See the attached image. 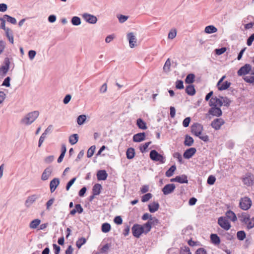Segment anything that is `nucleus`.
I'll return each instance as SVG.
<instances>
[{
  "label": "nucleus",
  "mask_w": 254,
  "mask_h": 254,
  "mask_svg": "<svg viewBox=\"0 0 254 254\" xmlns=\"http://www.w3.org/2000/svg\"><path fill=\"white\" fill-rule=\"evenodd\" d=\"M131 232L134 237L139 238L142 234L146 235L149 232L146 223L141 225L135 223L131 228Z\"/></svg>",
  "instance_id": "1"
},
{
  "label": "nucleus",
  "mask_w": 254,
  "mask_h": 254,
  "mask_svg": "<svg viewBox=\"0 0 254 254\" xmlns=\"http://www.w3.org/2000/svg\"><path fill=\"white\" fill-rule=\"evenodd\" d=\"M39 115V113L37 111L29 113L21 120V123L26 125H29L35 121Z\"/></svg>",
  "instance_id": "2"
},
{
  "label": "nucleus",
  "mask_w": 254,
  "mask_h": 254,
  "mask_svg": "<svg viewBox=\"0 0 254 254\" xmlns=\"http://www.w3.org/2000/svg\"><path fill=\"white\" fill-rule=\"evenodd\" d=\"M149 157L150 159L154 162H159L163 164L166 161V157L163 155L159 153L156 150H151L150 151Z\"/></svg>",
  "instance_id": "3"
},
{
  "label": "nucleus",
  "mask_w": 254,
  "mask_h": 254,
  "mask_svg": "<svg viewBox=\"0 0 254 254\" xmlns=\"http://www.w3.org/2000/svg\"><path fill=\"white\" fill-rule=\"evenodd\" d=\"M252 205V201L251 198L247 196L241 198L240 200L239 206L244 210H248L251 207Z\"/></svg>",
  "instance_id": "4"
},
{
  "label": "nucleus",
  "mask_w": 254,
  "mask_h": 254,
  "mask_svg": "<svg viewBox=\"0 0 254 254\" xmlns=\"http://www.w3.org/2000/svg\"><path fill=\"white\" fill-rule=\"evenodd\" d=\"M203 130V126L198 123H193L191 126V132L195 136L198 137L202 134Z\"/></svg>",
  "instance_id": "5"
},
{
  "label": "nucleus",
  "mask_w": 254,
  "mask_h": 254,
  "mask_svg": "<svg viewBox=\"0 0 254 254\" xmlns=\"http://www.w3.org/2000/svg\"><path fill=\"white\" fill-rule=\"evenodd\" d=\"M218 224L225 231L229 230L231 227L230 222L224 216H221L218 218Z\"/></svg>",
  "instance_id": "6"
},
{
  "label": "nucleus",
  "mask_w": 254,
  "mask_h": 254,
  "mask_svg": "<svg viewBox=\"0 0 254 254\" xmlns=\"http://www.w3.org/2000/svg\"><path fill=\"white\" fill-rule=\"evenodd\" d=\"M252 66L250 64H246L241 66L237 71L239 76H241L249 74L252 71Z\"/></svg>",
  "instance_id": "7"
},
{
  "label": "nucleus",
  "mask_w": 254,
  "mask_h": 254,
  "mask_svg": "<svg viewBox=\"0 0 254 254\" xmlns=\"http://www.w3.org/2000/svg\"><path fill=\"white\" fill-rule=\"evenodd\" d=\"M40 197V194H33L28 196L25 201V206L26 208H30L32 204L34 203Z\"/></svg>",
  "instance_id": "8"
},
{
  "label": "nucleus",
  "mask_w": 254,
  "mask_h": 254,
  "mask_svg": "<svg viewBox=\"0 0 254 254\" xmlns=\"http://www.w3.org/2000/svg\"><path fill=\"white\" fill-rule=\"evenodd\" d=\"M244 184L247 186H252L254 183V175L251 173L246 174L245 177L242 179Z\"/></svg>",
  "instance_id": "9"
},
{
  "label": "nucleus",
  "mask_w": 254,
  "mask_h": 254,
  "mask_svg": "<svg viewBox=\"0 0 254 254\" xmlns=\"http://www.w3.org/2000/svg\"><path fill=\"white\" fill-rule=\"evenodd\" d=\"M225 124L224 120L222 118H216L212 121L211 126L215 130L220 129L221 126Z\"/></svg>",
  "instance_id": "10"
},
{
  "label": "nucleus",
  "mask_w": 254,
  "mask_h": 254,
  "mask_svg": "<svg viewBox=\"0 0 254 254\" xmlns=\"http://www.w3.org/2000/svg\"><path fill=\"white\" fill-rule=\"evenodd\" d=\"M176 186L174 184H168L162 189V191L164 195H167L173 192Z\"/></svg>",
  "instance_id": "11"
},
{
  "label": "nucleus",
  "mask_w": 254,
  "mask_h": 254,
  "mask_svg": "<svg viewBox=\"0 0 254 254\" xmlns=\"http://www.w3.org/2000/svg\"><path fill=\"white\" fill-rule=\"evenodd\" d=\"M208 113L213 116H216L217 117H221L223 112L220 107H211L209 109Z\"/></svg>",
  "instance_id": "12"
},
{
  "label": "nucleus",
  "mask_w": 254,
  "mask_h": 254,
  "mask_svg": "<svg viewBox=\"0 0 254 254\" xmlns=\"http://www.w3.org/2000/svg\"><path fill=\"white\" fill-rule=\"evenodd\" d=\"M196 149L195 147H190L187 149L183 153V157L186 159H189L196 153Z\"/></svg>",
  "instance_id": "13"
},
{
  "label": "nucleus",
  "mask_w": 254,
  "mask_h": 254,
  "mask_svg": "<svg viewBox=\"0 0 254 254\" xmlns=\"http://www.w3.org/2000/svg\"><path fill=\"white\" fill-rule=\"evenodd\" d=\"M209 105L210 107H217V106H218V107L220 108L223 106L222 100L217 97H212L209 101Z\"/></svg>",
  "instance_id": "14"
},
{
  "label": "nucleus",
  "mask_w": 254,
  "mask_h": 254,
  "mask_svg": "<svg viewBox=\"0 0 254 254\" xmlns=\"http://www.w3.org/2000/svg\"><path fill=\"white\" fill-rule=\"evenodd\" d=\"M146 133L145 132H139L133 135L132 140L134 142H140L145 139Z\"/></svg>",
  "instance_id": "15"
},
{
  "label": "nucleus",
  "mask_w": 254,
  "mask_h": 254,
  "mask_svg": "<svg viewBox=\"0 0 254 254\" xmlns=\"http://www.w3.org/2000/svg\"><path fill=\"white\" fill-rule=\"evenodd\" d=\"M127 39L128 40L129 47L131 48H134L136 45L137 39L133 32H130L127 34Z\"/></svg>",
  "instance_id": "16"
},
{
  "label": "nucleus",
  "mask_w": 254,
  "mask_h": 254,
  "mask_svg": "<svg viewBox=\"0 0 254 254\" xmlns=\"http://www.w3.org/2000/svg\"><path fill=\"white\" fill-rule=\"evenodd\" d=\"M4 65L0 68V74L3 75L6 74L9 68L10 61L8 58L4 59Z\"/></svg>",
  "instance_id": "17"
},
{
  "label": "nucleus",
  "mask_w": 254,
  "mask_h": 254,
  "mask_svg": "<svg viewBox=\"0 0 254 254\" xmlns=\"http://www.w3.org/2000/svg\"><path fill=\"white\" fill-rule=\"evenodd\" d=\"M83 17L86 22L91 24H95L97 21V18L95 16L88 13H84L83 15Z\"/></svg>",
  "instance_id": "18"
},
{
  "label": "nucleus",
  "mask_w": 254,
  "mask_h": 254,
  "mask_svg": "<svg viewBox=\"0 0 254 254\" xmlns=\"http://www.w3.org/2000/svg\"><path fill=\"white\" fill-rule=\"evenodd\" d=\"M52 171L53 169L51 167L46 168L42 174L41 180L43 181L47 180L51 176Z\"/></svg>",
  "instance_id": "19"
},
{
  "label": "nucleus",
  "mask_w": 254,
  "mask_h": 254,
  "mask_svg": "<svg viewBox=\"0 0 254 254\" xmlns=\"http://www.w3.org/2000/svg\"><path fill=\"white\" fill-rule=\"evenodd\" d=\"M159 223V220L155 217H153L151 221H147L146 222L149 232L151 231L152 227L158 225Z\"/></svg>",
  "instance_id": "20"
},
{
  "label": "nucleus",
  "mask_w": 254,
  "mask_h": 254,
  "mask_svg": "<svg viewBox=\"0 0 254 254\" xmlns=\"http://www.w3.org/2000/svg\"><path fill=\"white\" fill-rule=\"evenodd\" d=\"M60 184V180L59 178H55L53 179L50 183V189L52 193L54 192L57 187Z\"/></svg>",
  "instance_id": "21"
},
{
  "label": "nucleus",
  "mask_w": 254,
  "mask_h": 254,
  "mask_svg": "<svg viewBox=\"0 0 254 254\" xmlns=\"http://www.w3.org/2000/svg\"><path fill=\"white\" fill-rule=\"evenodd\" d=\"M160 207L159 203L153 201L148 205V209L150 213H154L158 210Z\"/></svg>",
  "instance_id": "22"
},
{
  "label": "nucleus",
  "mask_w": 254,
  "mask_h": 254,
  "mask_svg": "<svg viewBox=\"0 0 254 254\" xmlns=\"http://www.w3.org/2000/svg\"><path fill=\"white\" fill-rule=\"evenodd\" d=\"M186 93L189 96H193L196 93V90L193 84H189L186 87Z\"/></svg>",
  "instance_id": "23"
},
{
  "label": "nucleus",
  "mask_w": 254,
  "mask_h": 254,
  "mask_svg": "<svg viewBox=\"0 0 254 254\" xmlns=\"http://www.w3.org/2000/svg\"><path fill=\"white\" fill-rule=\"evenodd\" d=\"M238 216L240 221L244 224H246L247 221L250 220V214L246 212H242L241 214H238Z\"/></svg>",
  "instance_id": "24"
},
{
  "label": "nucleus",
  "mask_w": 254,
  "mask_h": 254,
  "mask_svg": "<svg viewBox=\"0 0 254 254\" xmlns=\"http://www.w3.org/2000/svg\"><path fill=\"white\" fill-rule=\"evenodd\" d=\"M211 243L215 245L220 244L221 240L220 237L216 234H211L210 236Z\"/></svg>",
  "instance_id": "25"
},
{
  "label": "nucleus",
  "mask_w": 254,
  "mask_h": 254,
  "mask_svg": "<svg viewBox=\"0 0 254 254\" xmlns=\"http://www.w3.org/2000/svg\"><path fill=\"white\" fill-rule=\"evenodd\" d=\"M108 177V174L105 170H101L97 173V178L99 181L106 180Z\"/></svg>",
  "instance_id": "26"
},
{
  "label": "nucleus",
  "mask_w": 254,
  "mask_h": 254,
  "mask_svg": "<svg viewBox=\"0 0 254 254\" xmlns=\"http://www.w3.org/2000/svg\"><path fill=\"white\" fill-rule=\"evenodd\" d=\"M194 143L193 138L189 134H186L184 144L186 146H191Z\"/></svg>",
  "instance_id": "27"
},
{
  "label": "nucleus",
  "mask_w": 254,
  "mask_h": 254,
  "mask_svg": "<svg viewBox=\"0 0 254 254\" xmlns=\"http://www.w3.org/2000/svg\"><path fill=\"white\" fill-rule=\"evenodd\" d=\"M231 85V83L228 81H225L221 83L219 86H216L218 90L223 91L228 89Z\"/></svg>",
  "instance_id": "28"
},
{
  "label": "nucleus",
  "mask_w": 254,
  "mask_h": 254,
  "mask_svg": "<svg viewBox=\"0 0 254 254\" xmlns=\"http://www.w3.org/2000/svg\"><path fill=\"white\" fill-rule=\"evenodd\" d=\"M136 125L137 127L141 129L145 130L147 128L146 122L141 118L137 119Z\"/></svg>",
  "instance_id": "29"
},
{
  "label": "nucleus",
  "mask_w": 254,
  "mask_h": 254,
  "mask_svg": "<svg viewBox=\"0 0 254 254\" xmlns=\"http://www.w3.org/2000/svg\"><path fill=\"white\" fill-rule=\"evenodd\" d=\"M135 155V149L133 147H129L126 151V156L127 159L130 160L133 159Z\"/></svg>",
  "instance_id": "30"
},
{
  "label": "nucleus",
  "mask_w": 254,
  "mask_h": 254,
  "mask_svg": "<svg viewBox=\"0 0 254 254\" xmlns=\"http://www.w3.org/2000/svg\"><path fill=\"white\" fill-rule=\"evenodd\" d=\"M226 217L231 220L232 222H235L237 220V217L236 214L232 210H227L226 212Z\"/></svg>",
  "instance_id": "31"
},
{
  "label": "nucleus",
  "mask_w": 254,
  "mask_h": 254,
  "mask_svg": "<svg viewBox=\"0 0 254 254\" xmlns=\"http://www.w3.org/2000/svg\"><path fill=\"white\" fill-rule=\"evenodd\" d=\"M195 77L194 74L192 73H189L187 75L185 82L187 84H192L195 81Z\"/></svg>",
  "instance_id": "32"
},
{
  "label": "nucleus",
  "mask_w": 254,
  "mask_h": 254,
  "mask_svg": "<svg viewBox=\"0 0 254 254\" xmlns=\"http://www.w3.org/2000/svg\"><path fill=\"white\" fill-rule=\"evenodd\" d=\"M177 183L180 184H188V176L185 174H183L182 175L177 176Z\"/></svg>",
  "instance_id": "33"
},
{
  "label": "nucleus",
  "mask_w": 254,
  "mask_h": 254,
  "mask_svg": "<svg viewBox=\"0 0 254 254\" xmlns=\"http://www.w3.org/2000/svg\"><path fill=\"white\" fill-rule=\"evenodd\" d=\"M176 166L174 164L172 165L166 172L165 175L167 177H172L176 170Z\"/></svg>",
  "instance_id": "34"
},
{
  "label": "nucleus",
  "mask_w": 254,
  "mask_h": 254,
  "mask_svg": "<svg viewBox=\"0 0 254 254\" xmlns=\"http://www.w3.org/2000/svg\"><path fill=\"white\" fill-rule=\"evenodd\" d=\"M4 31L5 32L6 36L7 37V38L8 39L9 41L11 44H13V32H12V30L10 29L7 28L6 29H5L4 30Z\"/></svg>",
  "instance_id": "35"
},
{
  "label": "nucleus",
  "mask_w": 254,
  "mask_h": 254,
  "mask_svg": "<svg viewBox=\"0 0 254 254\" xmlns=\"http://www.w3.org/2000/svg\"><path fill=\"white\" fill-rule=\"evenodd\" d=\"M217 31V29L213 25H208L205 27L204 32L207 34H212Z\"/></svg>",
  "instance_id": "36"
},
{
  "label": "nucleus",
  "mask_w": 254,
  "mask_h": 254,
  "mask_svg": "<svg viewBox=\"0 0 254 254\" xmlns=\"http://www.w3.org/2000/svg\"><path fill=\"white\" fill-rule=\"evenodd\" d=\"M111 246V244L110 243H108L105 244L102 248L100 250V254H106L110 250V248Z\"/></svg>",
  "instance_id": "37"
},
{
  "label": "nucleus",
  "mask_w": 254,
  "mask_h": 254,
  "mask_svg": "<svg viewBox=\"0 0 254 254\" xmlns=\"http://www.w3.org/2000/svg\"><path fill=\"white\" fill-rule=\"evenodd\" d=\"M78 138L77 134H73L69 137V142L71 145H74L77 142Z\"/></svg>",
  "instance_id": "38"
},
{
  "label": "nucleus",
  "mask_w": 254,
  "mask_h": 254,
  "mask_svg": "<svg viewBox=\"0 0 254 254\" xmlns=\"http://www.w3.org/2000/svg\"><path fill=\"white\" fill-rule=\"evenodd\" d=\"M236 235L237 238L239 241H243L246 238V233L244 230L238 231Z\"/></svg>",
  "instance_id": "39"
},
{
  "label": "nucleus",
  "mask_w": 254,
  "mask_h": 254,
  "mask_svg": "<svg viewBox=\"0 0 254 254\" xmlns=\"http://www.w3.org/2000/svg\"><path fill=\"white\" fill-rule=\"evenodd\" d=\"M102 186L100 184H96L93 187L92 192L94 195H98L101 192Z\"/></svg>",
  "instance_id": "40"
},
{
  "label": "nucleus",
  "mask_w": 254,
  "mask_h": 254,
  "mask_svg": "<svg viewBox=\"0 0 254 254\" xmlns=\"http://www.w3.org/2000/svg\"><path fill=\"white\" fill-rule=\"evenodd\" d=\"M41 220L39 219H36L32 220L29 225V227L31 229H36L38 226L40 224Z\"/></svg>",
  "instance_id": "41"
},
{
  "label": "nucleus",
  "mask_w": 254,
  "mask_h": 254,
  "mask_svg": "<svg viewBox=\"0 0 254 254\" xmlns=\"http://www.w3.org/2000/svg\"><path fill=\"white\" fill-rule=\"evenodd\" d=\"M3 18L5 19V21H7V22L13 24H15L16 23V20L15 18L12 17L8 15L5 14L3 15Z\"/></svg>",
  "instance_id": "42"
},
{
  "label": "nucleus",
  "mask_w": 254,
  "mask_h": 254,
  "mask_svg": "<svg viewBox=\"0 0 254 254\" xmlns=\"http://www.w3.org/2000/svg\"><path fill=\"white\" fill-rule=\"evenodd\" d=\"M151 143V141L145 142V143L141 144L139 146V150L142 153L146 152L147 151V148L149 145Z\"/></svg>",
  "instance_id": "43"
},
{
  "label": "nucleus",
  "mask_w": 254,
  "mask_h": 254,
  "mask_svg": "<svg viewBox=\"0 0 254 254\" xmlns=\"http://www.w3.org/2000/svg\"><path fill=\"white\" fill-rule=\"evenodd\" d=\"M130 232V225L127 223H124V229L123 231L122 234L125 236H127Z\"/></svg>",
  "instance_id": "44"
},
{
  "label": "nucleus",
  "mask_w": 254,
  "mask_h": 254,
  "mask_svg": "<svg viewBox=\"0 0 254 254\" xmlns=\"http://www.w3.org/2000/svg\"><path fill=\"white\" fill-rule=\"evenodd\" d=\"M71 22L74 26H78L81 24V19L78 16H73L71 20Z\"/></svg>",
  "instance_id": "45"
},
{
  "label": "nucleus",
  "mask_w": 254,
  "mask_h": 254,
  "mask_svg": "<svg viewBox=\"0 0 254 254\" xmlns=\"http://www.w3.org/2000/svg\"><path fill=\"white\" fill-rule=\"evenodd\" d=\"M153 195L151 193H147L143 195L141 197V200L142 202H146L151 199Z\"/></svg>",
  "instance_id": "46"
},
{
  "label": "nucleus",
  "mask_w": 254,
  "mask_h": 254,
  "mask_svg": "<svg viewBox=\"0 0 254 254\" xmlns=\"http://www.w3.org/2000/svg\"><path fill=\"white\" fill-rule=\"evenodd\" d=\"M170 66H171V62H170V60L169 58H168L164 65V66H163V70L165 72H168L169 71H170Z\"/></svg>",
  "instance_id": "47"
},
{
  "label": "nucleus",
  "mask_w": 254,
  "mask_h": 254,
  "mask_svg": "<svg viewBox=\"0 0 254 254\" xmlns=\"http://www.w3.org/2000/svg\"><path fill=\"white\" fill-rule=\"evenodd\" d=\"M175 87L177 89H183L184 88L183 81L181 79L177 80L175 82Z\"/></svg>",
  "instance_id": "48"
},
{
  "label": "nucleus",
  "mask_w": 254,
  "mask_h": 254,
  "mask_svg": "<svg viewBox=\"0 0 254 254\" xmlns=\"http://www.w3.org/2000/svg\"><path fill=\"white\" fill-rule=\"evenodd\" d=\"M117 16L119 19V22L121 23H123L125 22L129 18L128 16L125 15H123V14H118Z\"/></svg>",
  "instance_id": "49"
},
{
  "label": "nucleus",
  "mask_w": 254,
  "mask_h": 254,
  "mask_svg": "<svg viewBox=\"0 0 254 254\" xmlns=\"http://www.w3.org/2000/svg\"><path fill=\"white\" fill-rule=\"evenodd\" d=\"M227 50V48L223 47L221 48L216 49L214 50L215 54L218 56H220L224 54Z\"/></svg>",
  "instance_id": "50"
},
{
  "label": "nucleus",
  "mask_w": 254,
  "mask_h": 254,
  "mask_svg": "<svg viewBox=\"0 0 254 254\" xmlns=\"http://www.w3.org/2000/svg\"><path fill=\"white\" fill-rule=\"evenodd\" d=\"M245 82L250 84H254V75L253 76H246L243 77Z\"/></svg>",
  "instance_id": "51"
},
{
  "label": "nucleus",
  "mask_w": 254,
  "mask_h": 254,
  "mask_svg": "<svg viewBox=\"0 0 254 254\" xmlns=\"http://www.w3.org/2000/svg\"><path fill=\"white\" fill-rule=\"evenodd\" d=\"M86 117L84 115H81L79 116L77 119V124L79 125H81L83 124V123H84V122L86 120Z\"/></svg>",
  "instance_id": "52"
},
{
  "label": "nucleus",
  "mask_w": 254,
  "mask_h": 254,
  "mask_svg": "<svg viewBox=\"0 0 254 254\" xmlns=\"http://www.w3.org/2000/svg\"><path fill=\"white\" fill-rule=\"evenodd\" d=\"M216 181V178L214 176L211 175L208 176L207 180V184L209 185H213Z\"/></svg>",
  "instance_id": "53"
},
{
  "label": "nucleus",
  "mask_w": 254,
  "mask_h": 254,
  "mask_svg": "<svg viewBox=\"0 0 254 254\" xmlns=\"http://www.w3.org/2000/svg\"><path fill=\"white\" fill-rule=\"evenodd\" d=\"M111 229V225L110 224L105 223L102 225V231L104 233L108 232Z\"/></svg>",
  "instance_id": "54"
},
{
  "label": "nucleus",
  "mask_w": 254,
  "mask_h": 254,
  "mask_svg": "<svg viewBox=\"0 0 254 254\" xmlns=\"http://www.w3.org/2000/svg\"><path fill=\"white\" fill-rule=\"evenodd\" d=\"M180 254H191L189 247L185 246L181 248Z\"/></svg>",
  "instance_id": "55"
},
{
  "label": "nucleus",
  "mask_w": 254,
  "mask_h": 254,
  "mask_svg": "<svg viewBox=\"0 0 254 254\" xmlns=\"http://www.w3.org/2000/svg\"><path fill=\"white\" fill-rule=\"evenodd\" d=\"M152 217H153L151 214L148 213H145L141 216V219L143 221H146L147 220L148 221H151Z\"/></svg>",
  "instance_id": "56"
},
{
  "label": "nucleus",
  "mask_w": 254,
  "mask_h": 254,
  "mask_svg": "<svg viewBox=\"0 0 254 254\" xmlns=\"http://www.w3.org/2000/svg\"><path fill=\"white\" fill-rule=\"evenodd\" d=\"M95 148H96L95 146L93 145V146H91L88 149V150L87 151V157L90 158L93 156V155L94 154Z\"/></svg>",
  "instance_id": "57"
},
{
  "label": "nucleus",
  "mask_w": 254,
  "mask_h": 254,
  "mask_svg": "<svg viewBox=\"0 0 254 254\" xmlns=\"http://www.w3.org/2000/svg\"><path fill=\"white\" fill-rule=\"evenodd\" d=\"M86 242V240L84 238H81L79 239L76 242V245L78 248H81V247Z\"/></svg>",
  "instance_id": "58"
},
{
  "label": "nucleus",
  "mask_w": 254,
  "mask_h": 254,
  "mask_svg": "<svg viewBox=\"0 0 254 254\" xmlns=\"http://www.w3.org/2000/svg\"><path fill=\"white\" fill-rule=\"evenodd\" d=\"M173 157L174 158H177L178 159V162L180 164H183V159H182V155L179 152H175L173 154Z\"/></svg>",
  "instance_id": "59"
},
{
  "label": "nucleus",
  "mask_w": 254,
  "mask_h": 254,
  "mask_svg": "<svg viewBox=\"0 0 254 254\" xmlns=\"http://www.w3.org/2000/svg\"><path fill=\"white\" fill-rule=\"evenodd\" d=\"M223 105L229 107L231 103V101L226 96H225L224 99L222 100Z\"/></svg>",
  "instance_id": "60"
},
{
  "label": "nucleus",
  "mask_w": 254,
  "mask_h": 254,
  "mask_svg": "<svg viewBox=\"0 0 254 254\" xmlns=\"http://www.w3.org/2000/svg\"><path fill=\"white\" fill-rule=\"evenodd\" d=\"M227 240L231 241L234 239V235L231 234L228 232H224V234H222Z\"/></svg>",
  "instance_id": "61"
},
{
  "label": "nucleus",
  "mask_w": 254,
  "mask_h": 254,
  "mask_svg": "<svg viewBox=\"0 0 254 254\" xmlns=\"http://www.w3.org/2000/svg\"><path fill=\"white\" fill-rule=\"evenodd\" d=\"M113 221L117 225H121L123 223V219L121 216H116Z\"/></svg>",
  "instance_id": "62"
},
{
  "label": "nucleus",
  "mask_w": 254,
  "mask_h": 254,
  "mask_svg": "<svg viewBox=\"0 0 254 254\" xmlns=\"http://www.w3.org/2000/svg\"><path fill=\"white\" fill-rule=\"evenodd\" d=\"M254 41V33L252 34L247 39V44L248 46H251Z\"/></svg>",
  "instance_id": "63"
},
{
  "label": "nucleus",
  "mask_w": 254,
  "mask_h": 254,
  "mask_svg": "<svg viewBox=\"0 0 254 254\" xmlns=\"http://www.w3.org/2000/svg\"><path fill=\"white\" fill-rule=\"evenodd\" d=\"M195 254H207V253L204 248H200L195 251Z\"/></svg>",
  "instance_id": "64"
}]
</instances>
